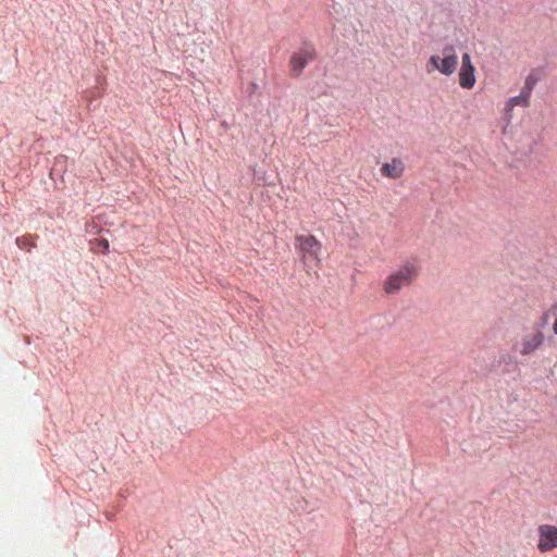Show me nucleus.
<instances>
[{"mask_svg": "<svg viewBox=\"0 0 557 557\" xmlns=\"http://www.w3.org/2000/svg\"><path fill=\"white\" fill-rule=\"evenodd\" d=\"M444 58L440 55H431L426 63V71L431 73L435 70L442 74L449 76L451 75L458 65V57L455 52L454 46H445L443 49Z\"/></svg>", "mask_w": 557, "mask_h": 557, "instance_id": "obj_2", "label": "nucleus"}, {"mask_svg": "<svg viewBox=\"0 0 557 557\" xmlns=\"http://www.w3.org/2000/svg\"><path fill=\"white\" fill-rule=\"evenodd\" d=\"M296 242L305 256L317 258L321 244L313 236H297Z\"/></svg>", "mask_w": 557, "mask_h": 557, "instance_id": "obj_7", "label": "nucleus"}, {"mask_svg": "<svg viewBox=\"0 0 557 557\" xmlns=\"http://www.w3.org/2000/svg\"><path fill=\"white\" fill-rule=\"evenodd\" d=\"M540 79H541V76H540L539 70H533L527 76L524 85L520 91V95L510 98L509 104L510 106L528 107L531 92Z\"/></svg>", "mask_w": 557, "mask_h": 557, "instance_id": "obj_4", "label": "nucleus"}, {"mask_svg": "<svg viewBox=\"0 0 557 557\" xmlns=\"http://www.w3.org/2000/svg\"><path fill=\"white\" fill-rule=\"evenodd\" d=\"M257 87H258V86H257L255 83H251V84H250V89H251V91H255V90L257 89Z\"/></svg>", "mask_w": 557, "mask_h": 557, "instance_id": "obj_11", "label": "nucleus"}, {"mask_svg": "<svg viewBox=\"0 0 557 557\" xmlns=\"http://www.w3.org/2000/svg\"><path fill=\"white\" fill-rule=\"evenodd\" d=\"M556 309H557V305H556Z\"/></svg>", "mask_w": 557, "mask_h": 557, "instance_id": "obj_13", "label": "nucleus"}, {"mask_svg": "<svg viewBox=\"0 0 557 557\" xmlns=\"http://www.w3.org/2000/svg\"><path fill=\"white\" fill-rule=\"evenodd\" d=\"M405 170L404 163L400 159L394 158L392 162L384 163L381 168L382 175L391 178H398Z\"/></svg>", "mask_w": 557, "mask_h": 557, "instance_id": "obj_9", "label": "nucleus"}, {"mask_svg": "<svg viewBox=\"0 0 557 557\" xmlns=\"http://www.w3.org/2000/svg\"><path fill=\"white\" fill-rule=\"evenodd\" d=\"M537 547L542 553L549 552L557 547V527L543 524L539 527Z\"/></svg>", "mask_w": 557, "mask_h": 557, "instance_id": "obj_5", "label": "nucleus"}, {"mask_svg": "<svg viewBox=\"0 0 557 557\" xmlns=\"http://www.w3.org/2000/svg\"><path fill=\"white\" fill-rule=\"evenodd\" d=\"M418 268L414 263L406 261L404 265L391 274L384 282V290L387 294H396L403 287L410 285L418 276Z\"/></svg>", "mask_w": 557, "mask_h": 557, "instance_id": "obj_1", "label": "nucleus"}, {"mask_svg": "<svg viewBox=\"0 0 557 557\" xmlns=\"http://www.w3.org/2000/svg\"><path fill=\"white\" fill-rule=\"evenodd\" d=\"M98 246H99V248L102 249L103 252L109 251V242L107 239H104V238L99 239Z\"/></svg>", "mask_w": 557, "mask_h": 557, "instance_id": "obj_10", "label": "nucleus"}, {"mask_svg": "<svg viewBox=\"0 0 557 557\" xmlns=\"http://www.w3.org/2000/svg\"><path fill=\"white\" fill-rule=\"evenodd\" d=\"M554 332L557 334V317L553 325Z\"/></svg>", "mask_w": 557, "mask_h": 557, "instance_id": "obj_12", "label": "nucleus"}, {"mask_svg": "<svg viewBox=\"0 0 557 557\" xmlns=\"http://www.w3.org/2000/svg\"><path fill=\"white\" fill-rule=\"evenodd\" d=\"M315 59V50L313 47L306 45L298 52L292 54L289 60L290 74L298 77L309 62Z\"/></svg>", "mask_w": 557, "mask_h": 557, "instance_id": "obj_3", "label": "nucleus"}, {"mask_svg": "<svg viewBox=\"0 0 557 557\" xmlns=\"http://www.w3.org/2000/svg\"><path fill=\"white\" fill-rule=\"evenodd\" d=\"M544 341V335L542 332H536L530 337H525L522 339L520 354L522 355H530L535 349H537Z\"/></svg>", "mask_w": 557, "mask_h": 557, "instance_id": "obj_8", "label": "nucleus"}, {"mask_svg": "<svg viewBox=\"0 0 557 557\" xmlns=\"http://www.w3.org/2000/svg\"><path fill=\"white\" fill-rule=\"evenodd\" d=\"M459 84L462 88L470 89L475 84L474 66L471 63L469 53H463L461 59V69L459 72Z\"/></svg>", "mask_w": 557, "mask_h": 557, "instance_id": "obj_6", "label": "nucleus"}]
</instances>
